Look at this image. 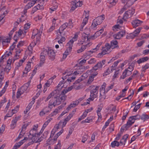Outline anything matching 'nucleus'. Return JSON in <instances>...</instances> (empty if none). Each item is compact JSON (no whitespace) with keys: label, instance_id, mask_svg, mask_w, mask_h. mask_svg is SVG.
<instances>
[{"label":"nucleus","instance_id":"obj_51","mask_svg":"<svg viewBox=\"0 0 149 149\" xmlns=\"http://www.w3.org/2000/svg\"><path fill=\"white\" fill-rule=\"evenodd\" d=\"M58 124L61 128L63 127L66 125L65 123L62 120H61Z\"/></svg>","mask_w":149,"mask_h":149},{"label":"nucleus","instance_id":"obj_61","mask_svg":"<svg viewBox=\"0 0 149 149\" xmlns=\"http://www.w3.org/2000/svg\"><path fill=\"white\" fill-rule=\"evenodd\" d=\"M100 35L101 33L99 31H98L96 32L94 36L92 37H93V39H94L97 38V37L99 36Z\"/></svg>","mask_w":149,"mask_h":149},{"label":"nucleus","instance_id":"obj_45","mask_svg":"<svg viewBox=\"0 0 149 149\" xmlns=\"http://www.w3.org/2000/svg\"><path fill=\"white\" fill-rule=\"evenodd\" d=\"M72 88V87H69L68 88H65L62 91L61 93L62 94H64L65 95L68 92L71 91Z\"/></svg>","mask_w":149,"mask_h":149},{"label":"nucleus","instance_id":"obj_14","mask_svg":"<svg viewBox=\"0 0 149 149\" xmlns=\"http://www.w3.org/2000/svg\"><path fill=\"white\" fill-rule=\"evenodd\" d=\"M135 13V10L134 9L132 8L131 10L127 11L125 13L123 16V19L124 20L131 17Z\"/></svg>","mask_w":149,"mask_h":149},{"label":"nucleus","instance_id":"obj_13","mask_svg":"<svg viewBox=\"0 0 149 149\" xmlns=\"http://www.w3.org/2000/svg\"><path fill=\"white\" fill-rule=\"evenodd\" d=\"M105 61L104 60H102L97 63V64L93 67L91 70L92 72H93V71H96L102 68V66L105 64Z\"/></svg>","mask_w":149,"mask_h":149},{"label":"nucleus","instance_id":"obj_36","mask_svg":"<svg viewBox=\"0 0 149 149\" xmlns=\"http://www.w3.org/2000/svg\"><path fill=\"white\" fill-rule=\"evenodd\" d=\"M88 18L86 17H85L83 19L82 23L81 26L80 30L81 31L82 30L84 26L88 22Z\"/></svg>","mask_w":149,"mask_h":149},{"label":"nucleus","instance_id":"obj_64","mask_svg":"<svg viewBox=\"0 0 149 149\" xmlns=\"http://www.w3.org/2000/svg\"><path fill=\"white\" fill-rule=\"evenodd\" d=\"M6 102V98H4V99L1 101L0 102V109L3 105V104Z\"/></svg>","mask_w":149,"mask_h":149},{"label":"nucleus","instance_id":"obj_63","mask_svg":"<svg viewBox=\"0 0 149 149\" xmlns=\"http://www.w3.org/2000/svg\"><path fill=\"white\" fill-rule=\"evenodd\" d=\"M52 80H48L47 82L45 84V86L46 87H49L51 84L50 83H52Z\"/></svg>","mask_w":149,"mask_h":149},{"label":"nucleus","instance_id":"obj_23","mask_svg":"<svg viewBox=\"0 0 149 149\" xmlns=\"http://www.w3.org/2000/svg\"><path fill=\"white\" fill-rule=\"evenodd\" d=\"M97 73L96 72L95 73L93 74H92L89 77V79L88 80L86 84L87 85H89L91 84V83L92 82V81L94 80V77L97 75Z\"/></svg>","mask_w":149,"mask_h":149},{"label":"nucleus","instance_id":"obj_4","mask_svg":"<svg viewBox=\"0 0 149 149\" xmlns=\"http://www.w3.org/2000/svg\"><path fill=\"white\" fill-rule=\"evenodd\" d=\"M1 57L3 60L6 62V64H4V65H6V67L3 69V70L8 74L9 72V52H6Z\"/></svg>","mask_w":149,"mask_h":149},{"label":"nucleus","instance_id":"obj_24","mask_svg":"<svg viewBox=\"0 0 149 149\" xmlns=\"http://www.w3.org/2000/svg\"><path fill=\"white\" fill-rule=\"evenodd\" d=\"M48 133V132L47 131L44 132L41 137H39L38 138V140H36V142H40L42 141L43 140V139L47 137Z\"/></svg>","mask_w":149,"mask_h":149},{"label":"nucleus","instance_id":"obj_29","mask_svg":"<svg viewBox=\"0 0 149 149\" xmlns=\"http://www.w3.org/2000/svg\"><path fill=\"white\" fill-rule=\"evenodd\" d=\"M142 28H138L135 31H134L133 33L131 34V36H132L133 35L132 38L137 36L140 32Z\"/></svg>","mask_w":149,"mask_h":149},{"label":"nucleus","instance_id":"obj_49","mask_svg":"<svg viewBox=\"0 0 149 149\" xmlns=\"http://www.w3.org/2000/svg\"><path fill=\"white\" fill-rule=\"evenodd\" d=\"M28 87L24 85L22 86L21 88L19 89L21 93H23L28 88Z\"/></svg>","mask_w":149,"mask_h":149},{"label":"nucleus","instance_id":"obj_28","mask_svg":"<svg viewBox=\"0 0 149 149\" xmlns=\"http://www.w3.org/2000/svg\"><path fill=\"white\" fill-rule=\"evenodd\" d=\"M94 118L93 116H90L87 117L85 120H83L81 122V124H84L85 123H90L93 121Z\"/></svg>","mask_w":149,"mask_h":149},{"label":"nucleus","instance_id":"obj_9","mask_svg":"<svg viewBox=\"0 0 149 149\" xmlns=\"http://www.w3.org/2000/svg\"><path fill=\"white\" fill-rule=\"evenodd\" d=\"M43 30L42 27L40 28V31L38 32V30L36 29L34 30L33 32L32 36L31 38L33 39L36 36V42L38 43L40 41V39L41 34Z\"/></svg>","mask_w":149,"mask_h":149},{"label":"nucleus","instance_id":"obj_34","mask_svg":"<svg viewBox=\"0 0 149 149\" xmlns=\"http://www.w3.org/2000/svg\"><path fill=\"white\" fill-rule=\"evenodd\" d=\"M118 42L116 40H113L111 42V45L112 49L116 47L117 46Z\"/></svg>","mask_w":149,"mask_h":149},{"label":"nucleus","instance_id":"obj_62","mask_svg":"<svg viewBox=\"0 0 149 149\" xmlns=\"http://www.w3.org/2000/svg\"><path fill=\"white\" fill-rule=\"evenodd\" d=\"M4 64H6V62L3 60V58L1 57L0 58V67L1 66L5 65Z\"/></svg>","mask_w":149,"mask_h":149},{"label":"nucleus","instance_id":"obj_15","mask_svg":"<svg viewBox=\"0 0 149 149\" xmlns=\"http://www.w3.org/2000/svg\"><path fill=\"white\" fill-rule=\"evenodd\" d=\"M72 72H73L72 69L67 70L65 72L63 73V75L64 76H63L62 77V78L63 80H64L67 78L68 79V77H72Z\"/></svg>","mask_w":149,"mask_h":149},{"label":"nucleus","instance_id":"obj_60","mask_svg":"<svg viewBox=\"0 0 149 149\" xmlns=\"http://www.w3.org/2000/svg\"><path fill=\"white\" fill-rule=\"evenodd\" d=\"M17 40H15L14 42L12 45L10 47V49L13 50L14 49L16 46V44L17 43Z\"/></svg>","mask_w":149,"mask_h":149},{"label":"nucleus","instance_id":"obj_55","mask_svg":"<svg viewBox=\"0 0 149 149\" xmlns=\"http://www.w3.org/2000/svg\"><path fill=\"white\" fill-rule=\"evenodd\" d=\"M109 3L112 6H114L117 2L118 0H109Z\"/></svg>","mask_w":149,"mask_h":149},{"label":"nucleus","instance_id":"obj_26","mask_svg":"<svg viewBox=\"0 0 149 149\" xmlns=\"http://www.w3.org/2000/svg\"><path fill=\"white\" fill-rule=\"evenodd\" d=\"M58 92L59 91L57 89L48 95L47 98L45 99V101L46 102L49 99H50L52 96H53V97L54 96L56 93H58Z\"/></svg>","mask_w":149,"mask_h":149},{"label":"nucleus","instance_id":"obj_59","mask_svg":"<svg viewBox=\"0 0 149 149\" xmlns=\"http://www.w3.org/2000/svg\"><path fill=\"white\" fill-rule=\"evenodd\" d=\"M125 93H121L120 95L116 98V100H119L121 98L125 96Z\"/></svg>","mask_w":149,"mask_h":149},{"label":"nucleus","instance_id":"obj_12","mask_svg":"<svg viewBox=\"0 0 149 149\" xmlns=\"http://www.w3.org/2000/svg\"><path fill=\"white\" fill-rule=\"evenodd\" d=\"M30 134L32 136V139L35 143H36V140L40 137V132L38 133L37 131L31 130L29 132Z\"/></svg>","mask_w":149,"mask_h":149},{"label":"nucleus","instance_id":"obj_16","mask_svg":"<svg viewBox=\"0 0 149 149\" xmlns=\"http://www.w3.org/2000/svg\"><path fill=\"white\" fill-rule=\"evenodd\" d=\"M23 15H22L21 18H19V19L18 20V22H15L14 24V27L13 29L10 32V34L12 35L13 33L16 30L17 25L19 24V22L21 21H24V19L22 20V17H23Z\"/></svg>","mask_w":149,"mask_h":149},{"label":"nucleus","instance_id":"obj_53","mask_svg":"<svg viewBox=\"0 0 149 149\" xmlns=\"http://www.w3.org/2000/svg\"><path fill=\"white\" fill-rule=\"evenodd\" d=\"M87 116L86 112H84L82 115L79 118L78 122L82 120L84 118Z\"/></svg>","mask_w":149,"mask_h":149},{"label":"nucleus","instance_id":"obj_8","mask_svg":"<svg viewBox=\"0 0 149 149\" xmlns=\"http://www.w3.org/2000/svg\"><path fill=\"white\" fill-rule=\"evenodd\" d=\"M104 19V15L97 17L93 20L91 26V28L92 29L95 28L97 25L101 24Z\"/></svg>","mask_w":149,"mask_h":149},{"label":"nucleus","instance_id":"obj_33","mask_svg":"<svg viewBox=\"0 0 149 149\" xmlns=\"http://www.w3.org/2000/svg\"><path fill=\"white\" fill-rule=\"evenodd\" d=\"M35 3L36 2H34L33 0L30 1L25 6L26 8L29 9L30 8L33 6Z\"/></svg>","mask_w":149,"mask_h":149},{"label":"nucleus","instance_id":"obj_21","mask_svg":"<svg viewBox=\"0 0 149 149\" xmlns=\"http://www.w3.org/2000/svg\"><path fill=\"white\" fill-rule=\"evenodd\" d=\"M76 111V110H74L63 121L65 123L66 125L67 122L69 121L71 118L73 117L74 114V112Z\"/></svg>","mask_w":149,"mask_h":149},{"label":"nucleus","instance_id":"obj_58","mask_svg":"<svg viewBox=\"0 0 149 149\" xmlns=\"http://www.w3.org/2000/svg\"><path fill=\"white\" fill-rule=\"evenodd\" d=\"M24 41H20L18 43L17 46V48H19L23 46L24 44Z\"/></svg>","mask_w":149,"mask_h":149},{"label":"nucleus","instance_id":"obj_35","mask_svg":"<svg viewBox=\"0 0 149 149\" xmlns=\"http://www.w3.org/2000/svg\"><path fill=\"white\" fill-rule=\"evenodd\" d=\"M140 118L141 120L145 121L149 119V116L145 114H143Z\"/></svg>","mask_w":149,"mask_h":149},{"label":"nucleus","instance_id":"obj_1","mask_svg":"<svg viewBox=\"0 0 149 149\" xmlns=\"http://www.w3.org/2000/svg\"><path fill=\"white\" fill-rule=\"evenodd\" d=\"M88 37V34L84 33H82L81 39L79 40L77 44L79 46L84 44H86L82 46L80 49L77 50L78 53L82 52L86 49V47H88L92 45V43L90 41V40L93 39V37Z\"/></svg>","mask_w":149,"mask_h":149},{"label":"nucleus","instance_id":"obj_41","mask_svg":"<svg viewBox=\"0 0 149 149\" xmlns=\"http://www.w3.org/2000/svg\"><path fill=\"white\" fill-rule=\"evenodd\" d=\"M138 116H133L130 117L129 119L128 120V121L129 122H131V123H134L136 119L138 118H136V117Z\"/></svg>","mask_w":149,"mask_h":149},{"label":"nucleus","instance_id":"obj_38","mask_svg":"<svg viewBox=\"0 0 149 149\" xmlns=\"http://www.w3.org/2000/svg\"><path fill=\"white\" fill-rule=\"evenodd\" d=\"M120 61V60H118L117 61L114 62L112 66L110 67L112 69V70H115L116 68V67L117 66L118 64Z\"/></svg>","mask_w":149,"mask_h":149},{"label":"nucleus","instance_id":"obj_37","mask_svg":"<svg viewBox=\"0 0 149 149\" xmlns=\"http://www.w3.org/2000/svg\"><path fill=\"white\" fill-rule=\"evenodd\" d=\"M3 69H1V72L0 74V88L1 87L2 85V81L3 79Z\"/></svg>","mask_w":149,"mask_h":149},{"label":"nucleus","instance_id":"obj_57","mask_svg":"<svg viewBox=\"0 0 149 149\" xmlns=\"http://www.w3.org/2000/svg\"><path fill=\"white\" fill-rule=\"evenodd\" d=\"M59 109H56L53 112H52L50 115L51 116H53L54 115H56L58 112Z\"/></svg>","mask_w":149,"mask_h":149},{"label":"nucleus","instance_id":"obj_22","mask_svg":"<svg viewBox=\"0 0 149 149\" xmlns=\"http://www.w3.org/2000/svg\"><path fill=\"white\" fill-rule=\"evenodd\" d=\"M135 2V0H123L122 1V3L124 4L126 3L125 4L129 7L132 5Z\"/></svg>","mask_w":149,"mask_h":149},{"label":"nucleus","instance_id":"obj_56","mask_svg":"<svg viewBox=\"0 0 149 149\" xmlns=\"http://www.w3.org/2000/svg\"><path fill=\"white\" fill-rule=\"evenodd\" d=\"M88 136L87 135H85L82 137V142L83 143H84L87 140L88 138Z\"/></svg>","mask_w":149,"mask_h":149},{"label":"nucleus","instance_id":"obj_25","mask_svg":"<svg viewBox=\"0 0 149 149\" xmlns=\"http://www.w3.org/2000/svg\"><path fill=\"white\" fill-rule=\"evenodd\" d=\"M131 74V71L129 70H125L123 74L122 75L121 77L123 79H124L127 76H129Z\"/></svg>","mask_w":149,"mask_h":149},{"label":"nucleus","instance_id":"obj_2","mask_svg":"<svg viewBox=\"0 0 149 149\" xmlns=\"http://www.w3.org/2000/svg\"><path fill=\"white\" fill-rule=\"evenodd\" d=\"M66 98V96L62 93L60 94H55L54 96L49 101V107L52 108L60 104L61 102H64Z\"/></svg>","mask_w":149,"mask_h":149},{"label":"nucleus","instance_id":"obj_3","mask_svg":"<svg viewBox=\"0 0 149 149\" xmlns=\"http://www.w3.org/2000/svg\"><path fill=\"white\" fill-rule=\"evenodd\" d=\"M68 25V23L67 22L64 23L57 31V35L56 39H59L61 38L60 40L58 41V42L59 44L62 43L65 41V36L66 33L64 31L67 27Z\"/></svg>","mask_w":149,"mask_h":149},{"label":"nucleus","instance_id":"obj_48","mask_svg":"<svg viewBox=\"0 0 149 149\" xmlns=\"http://www.w3.org/2000/svg\"><path fill=\"white\" fill-rule=\"evenodd\" d=\"M19 105L17 106L14 109L12 110V115L10 116V117L12 116L14 114L16 113L19 110Z\"/></svg>","mask_w":149,"mask_h":149},{"label":"nucleus","instance_id":"obj_42","mask_svg":"<svg viewBox=\"0 0 149 149\" xmlns=\"http://www.w3.org/2000/svg\"><path fill=\"white\" fill-rule=\"evenodd\" d=\"M113 70L111 68L109 67L108 69L107 70L106 72H104L103 74V76H106L107 75L109 74L110 72H112Z\"/></svg>","mask_w":149,"mask_h":149},{"label":"nucleus","instance_id":"obj_5","mask_svg":"<svg viewBox=\"0 0 149 149\" xmlns=\"http://www.w3.org/2000/svg\"><path fill=\"white\" fill-rule=\"evenodd\" d=\"M73 72H72V76L68 77L67 81L69 82H72L75 79L76 76L81 73L83 71L81 67H78L76 69L73 70Z\"/></svg>","mask_w":149,"mask_h":149},{"label":"nucleus","instance_id":"obj_40","mask_svg":"<svg viewBox=\"0 0 149 149\" xmlns=\"http://www.w3.org/2000/svg\"><path fill=\"white\" fill-rule=\"evenodd\" d=\"M27 139V137H25L22 140L20 141V142H18L15 145L16 146L19 148L21 145H22L25 142V141Z\"/></svg>","mask_w":149,"mask_h":149},{"label":"nucleus","instance_id":"obj_31","mask_svg":"<svg viewBox=\"0 0 149 149\" xmlns=\"http://www.w3.org/2000/svg\"><path fill=\"white\" fill-rule=\"evenodd\" d=\"M31 69V65L30 63H28L25 68L24 71L23 72V74H27L28 72Z\"/></svg>","mask_w":149,"mask_h":149},{"label":"nucleus","instance_id":"obj_19","mask_svg":"<svg viewBox=\"0 0 149 149\" xmlns=\"http://www.w3.org/2000/svg\"><path fill=\"white\" fill-rule=\"evenodd\" d=\"M1 42L2 40V43L3 45H8L9 42V38L7 37H1Z\"/></svg>","mask_w":149,"mask_h":149},{"label":"nucleus","instance_id":"obj_54","mask_svg":"<svg viewBox=\"0 0 149 149\" xmlns=\"http://www.w3.org/2000/svg\"><path fill=\"white\" fill-rule=\"evenodd\" d=\"M40 5H37L36 6L34 7L32 9L31 11V13L33 14L36 11L37 9H38L40 8Z\"/></svg>","mask_w":149,"mask_h":149},{"label":"nucleus","instance_id":"obj_11","mask_svg":"<svg viewBox=\"0 0 149 149\" xmlns=\"http://www.w3.org/2000/svg\"><path fill=\"white\" fill-rule=\"evenodd\" d=\"M46 56H47L49 59L51 60L54 59L55 57V53L54 50L50 48H48L44 50Z\"/></svg>","mask_w":149,"mask_h":149},{"label":"nucleus","instance_id":"obj_20","mask_svg":"<svg viewBox=\"0 0 149 149\" xmlns=\"http://www.w3.org/2000/svg\"><path fill=\"white\" fill-rule=\"evenodd\" d=\"M20 117L18 116L17 117H16L14 118L13 120L11 122V124L10 125L11 128L12 129H14L16 126V123L17 121L19 118Z\"/></svg>","mask_w":149,"mask_h":149},{"label":"nucleus","instance_id":"obj_10","mask_svg":"<svg viewBox=\"0 0 149 149\" xmlns=\"http://www.w3.org/2000/svg\"><path fill=\"white\" fill-rule=\"evenodd\" d=\"M106 86V83H104L100 89V102L103 101L106 98L105 94L106 93V91L105 89Z\"/></svg>","mask_w":149,"mask_h":149},{"label":"nucleus","instance_id":"obj_43","mask_svg":"<svg viewBox=\"0 0 149 149\" xmlns=\"http://www.w3.org/2000/svg\"><path fill=\"white\" fill-rule=\"evenodd\" d=\"M46 52H45L44 50L42 52L40 55V60H42L43 61H45V56H46V54L45 53Z\"/></svg>","mask_w":149,"mask_h":149},{"label":"nucleus","instance_id":"obj_46","mask_svg":"<svg viewBox=\"0 0 149 149\" xmlns=\"http://www.w3.org/2000/svg\"><path fill=\"white\" fill-rule=\"evenodd\" d=\"M102 44V42H100L98 44L97 46L95 48H94L93 49V50L92 51H90L92 53H93V52H95L96 51H97L99 49V48L101 46Z\"/></svg>","mask_w":149,"mask_h":149},{"label":"nucleus","instance_id":"obj_18","mask_svg":"<svg viewBox=\"0 0 149 149\" xmlns=\"http://www.w3.org/2000/svg\"><path fill=\"white\" fill-rule=\"evenodd\" d=\"M125 34V32L122 31L113 35L114 38L116 39H120Z\"/></svg>","mask_w":149,"mask_h":149},{"label":"nucleus","instance_id":"obj_44","mask_svg":"<svg viewBox=\"0 0 149 149\" xmlns=\"http://www.w3.org/2000/svg\"><path fill=\"white\" fill-rule=\"evenodd\" d=\"M133 124V123H131V122H129L128 121L127 123L126 124L123 125V126L122 127V128L123 127L124 128L125 127V129H124L123 130H126L131 125H132Z\"/></svg>","mask_w":149,"mask_h":149},{"label":"nucleus","instance_id":"obj_17","mask_svg":"<svg viewBox=\"0 0 149 149\" xmlns=\"http://www.w3.org/2000/svg\"><path fill=\"white\" fill-rule=\"evenodd\" d=\"M143 22L137 19H135L132 22V24L134 28H136L141 25Z\"/></svg>","mask_w":149,"mask_h":149},{"label":"nucleus","instance_id":"obj_27","mask_svg":"<svg viewBox=\"0 0 149 149\" xmlns=\"http://www.w3.org/2000/svg\"><path fill=\"white\" fill-rule=\"evenodd\" d=\"M66 47V50L64 54H67V55L68 56L69 54V53H70L71 52L72 49V46H71V45L68 43H67Z\"/></svg>","mask_w":149,"mask_h":149},{"label":"nucleus","instance_id":"obj_52","mask_svg":"<svg viewBox=\"0 0 149 149\" xmlns=\"http://www.w3.org/2000/svg\"><path fill=\"white\" fill-rule=\"evenodd\" d=\"M87 116L86 112H84L82 115L79 118L78 122L82 120L84 118Z\"/></svg>","mask_w":149,"mask_h":149},{"label":"nucleus","instance_id":"obj_47","mask_svg":"<svg viewBox=\"0 0 149 149\" xmlns=\"http://www.w3.org/2000/svg\"><path fill=\"white\" fill-rule=\"evenodd\" d=\"M21 51L19 50L17 51L16 52V54L15 55V58H14V59H13V60H11V62H13L16 59H17L18 57L19 56V54H20Z\"/></svg>","mask_w":149,"mask_h":149},{"label":"nucleus","instance_id":"obj_32","mask_svg":"<svg viewBox=\"0 0 149 149\" xmlns=\"http://www.w3.org/2000/svg\"><path fill=\"white\" fill-rule=\"evenodd\" d=\"M149 58L148 57H145L139 59L137 61V62L138 64H139L142 63L146 61Z\"/></svg>","mask_w":149,"mask_h":149},{"label":"nucleus","instance_id":"obj_39","mask_svg":"<svg viewBox=\"0 0 149 149\" xmlns=\"http://www.w3.org/2000/svg\"><path fill=\"white\" fill-rule=\"evenodd\" d=\"M36 44V43L35 42H32L28 47L29 50L31 52L33 50V47Z\"/></svg>","mask_w":149,"mask_h":149},{"label":"nucleus","instance_id":"obj_50","mask_svg":"<svg viewBox=\"0 0 149 149\" xmlns=\"http://www.w3.org/2000/svg\"><path fill=\"white\" fill-rule=\"evenodd\" d=\"M119 143L116 141L112 142L111 144V146L113 148L115 146H118L119 145Z\"/></svg>","mask_w":149,"mask_h":149},{"label":"nucleus","instance_id":"obj_30","mask_svg":"<svg viewBox=\"0 0 149 149\" xmlns=\"http://www.w3.org/2000/svg\"><path fill=\"white\" fill-rule=\"evenodd\" d=\"M78 38V35L75 34L74 36L67 43L71 45V46H73V43L74 41L77 40Z\"/></svg>","mask_w":149,"mask_h":149},{"label":"nucleus","instance_id":"obj_6","mask_svg":"<svg viewBox=\"0 0 149 149\" xmlns=\"http://www.w3.org/2000/svg\"><path fill=\"white\" fill-rule=\"evenodd\" d=\"M91 87L93 88L91 90L90 97L87 100L89 102L90 100L93 101L95 98L96 97L98 92V87L92 86L90 87Z\"/></svg>","mask_w":149,"mask_h":149},{"label":"nucleus","instance_id":"obj_7","mask_svg":"<svg viewBox=\"0 0 149 149\" xmlns=\"http://www.w3.org/2000/svg\"><path fill=\"white\" fill-rule=\"evenodd\" d=\"M111 47L109 43H106L104 46L102 47V52L99 53L98 55L99 57H101L102 56L109 54L111 51Z\"/></svg>","mask_w":149,"mask_h":149}]
</instances>
